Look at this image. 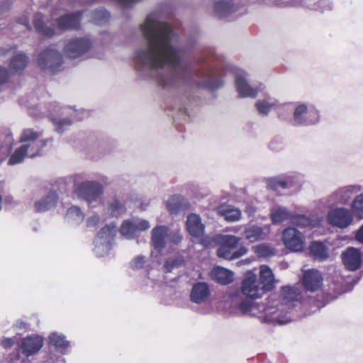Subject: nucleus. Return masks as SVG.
Listing matches in <instances>:
<instances>
[{"mask_svg": "<svg viewBox=\"0 0 363 363\" xmlns=\"http://www.w3.org/2000/svg\"><path fill=\"white\" fill-rule=\"evenodd\" d=\"M100 218L98 215H94L89 218L86 220V225L88 227L96 226L99 222Z\"/></svg>", "mask_w": 363, "mask_h": 363, "instance_id": "3c124183", "label": "nucleus"}, {"mask_svg": "<svg viewBox=\"0 0 363 363\" xmlns=\"http://www.w3.org/2000/svg\"><path fill=\"white\" fill-rule=\"evenodd\" d=\"M214 11L220 16H227L233 11V5L229 0H219L214 3Z\"/></svg>", "mask_w": 363, "mask_h": 363, "instance_id": "c9c22d12", "label": "nucleus"}, {"mask_svg": "<svg viewBox=\"0 0 363 363\" xmlns=\"http://www.w3.org/2000/svg\"><path fill=\"white\" fill-rule=\"evenodd\" d=\"M92 46V42L85 38H76L69 40L64 48L65 53L70 58L75 59L87 52Z\"/></svg>", "mask_w": 363, "mask_h": 363, "instance_id": "423d86ee", "label": "nucleus"}, {"mask_svg": "<svg viewBox=\"0 0 363 363\" xmlns=\"http://www.w3.org/2000/svg\"><path fill=\"white\" fill-rule=\"evenodd\" d=\"M189 206V202L180 195L172 196L167 203V208L171 214H177L186 210Z\"/></svg>", "mask_w": 363, "mask_h": 363, "instance_id": "b1692460", "label": "nucleus"}, {"mask_svg": "<svg viewBox=\"0 0 363 363\" xmlns=\"http://www.w3.org/2000/svg\"><path fill=\"white\" fill-rule=\"evenodd\" d=\"M33 26L39 34L47 38H51L55 33L54 28L45 24L43 16L41 13H37L35 15L33 18Z\"/></svg>", "mask_w": 363, "mask_h": 363, "instance_id": "c756f323", "label": "nucleus"}, {"mask_svg": "<svg viewBox=\"0 0 363 363\" xmlns=\"http://www.w3.org/2000/svg\"><path fill=\"white\" fill-rule=\"evenodd\" d=\"M282 240L284 245L291 251H302L304 238L295 228H287L283 231Z\"/></svg>", "mask_w": 363, "mask_h": 363, "instance_id": "0eeeda50", "label": "nucleus"}, {"mask_svg": "<svg viewBox=\"0 0 363 363\" xmlns=\"http://www.w3.org/2000/svg\"><path fill=\"white\" fill-rule=\"evenodd\" d=\"M281 303L286 306L294 305L302 299L301 290L295 286H284L281 289Z\"/></svg>", "mask_w": 363, "mask_h": 363, "instance_id": "a211bd4d", "label": "nucleus"}, {"mask_svg": "<svg viewBox=\"0 0 363 363\" xmlns=\"http://www.w3.org/2000/svg\"><path fill=\"white\" fill-rule=\"evenodd\" d=\"M9 79V71L6 68L0 66V86L6 83Z\"/></svg>", "mask_w": 363, "mask_h": 363, "instance_id": "09e8293b", "label": "nucleus"}, {"mask_svg": "<svg viewBox=\"0 0 363 363\" xmlns=\"http://www.w3.org/2000/svg\"><path fill=\"white\" fill-rule=\"evenodd\" d=\"M168 228L165 225H157L152 230L151 242L154 250L160 254L165 247V239L167 236Z\"/></svg>", "mask_w": 363, "mask_h": 363, "instance_id": "dca6fc26", "label": "nucleus"}, {"mask_svg": "<svg viewBox=\"0 0 363 363\" xmlns=\"http://www.w3.org/2000/svg\"><path fill=\"white\" fill-rule=\"evenodd\" d=\"M6 26L5 19H0V26Z\"/></svg>", "mask_w": 363, "mask_h": 363, "instance_id": "680f3d73", "label": "nucleus"}, {"mask_svg": "<svg viewBox=\"0 0 363 363\" xmlns=\"http://www.w3.org/2000/svg\"><path fill=\"white\" fill-rule=\"evenodd\" d=\"M240 238L232 235H220L218 240L217 256L228 260L238 259L245 255L247 248L245 246L238 245Z\"/></svg>", "mask_w": 363, "mask_h": 363, "instance_id": "f03ea898", "label": "nucleus"}, {"mask_svg": "<svg viewBox=\"0 0 363 363\" xmlns=\"http://www.w3.org/2000/svg\"><path fill=\"white\" fill-rule=\"evenodd\" d=\"M147 49L135 52V62L152 69L169 65L177 67L181 62L179 51L171 44L172 28L167 23L147 17L142 26Z\"/></svg>", "mask_w": 363, "mask_h": 363, "instance_id": "f257e3e1", "label": "nucleus"}, {"mask_svg": "<svg viewBox=\"0 0 363 363\" xmlns=\"http://www.w3.org/2000/svg\"><path fill=\"white\" fill-rule=\"evenodd\" d=\"M103 192L104 189L102 185L93 181L82 182L76 189V193L78 196L89 203L96 201L101 197Z\"/></svg>", "mask_w": 363, "mask_h": 363, "instance_id": "20e7f679", "label": "nucleus"}, {"mask_svg": "<svg viewBox=\"0 0 363 363\" xmlns=\"http://www.w3.org/2000/svg\"><path fill=\"white\" fill-rule=\"evenodd\" d=\"M328 220L330 224L340 228L348 227L353 220L352 212L345 208H336L329 212Z\"/></svg>", "mask_w": 363, "mask_h": 363, "instance_id": "6e6552de", "label": "nucleus"}, {"mask_svg": "<svg viewBox=\"0 0 363 363\" xmlns=\"http://www.w3.org/2000/svg\"><path fill=\"white\" fill-rule=\"evenodd\" d=\"M255 253L259 257L269 258L274 255V250L266 244H260L255 247Z\"/></svg>", "mask_w": 363, "mask_h": 363, "instance_id": "a19ab883", "label": "nucleus"}, {"mask_svg": "<svg viewBox=\"0 0 363 363\" xmlns=\"http://www.w3.org/2000/svg\"><path fill=\"white\" fill-rule=\"evenodd\" d=\"M255 209L253 207H249L246 210V212H247L249 214L253 213H255Z\"/></svg>", "mask_w": 363, "mask_h": 363, "instance_id": "bf43d9fd", "label": "nucleus"}, {"mask_svg": "<svg viewBox=\"0 0 363 363\" xmlns=\"http://www.w3.org/2000/svg\"><path fill=\"white\" fill-rule=\"evenodd\" d=\"M342 262L345 267L350 271L358 269L362 264V255L359 250L348 247L342 253Z\"/></svg>", "mask_w": 363, "mask_h": 363, "instance_id": "ddd939ff", "label": "nucleus"}, {"mask_svg": "<svg viewBox=\"0 0 363 363\" xmlns=\"http://www.w3.org/2000/svg\"><path fill=\"white\" fill-rule=\"evenodd\" d=\"M8 150H9V151H11V146H9V148H8Z\"/></svg>", "mask_w": 363, "mask_h": 363, "instance_id": "69168bd1", "label": "nucleus"}, {"mask_svg": "<svg viewBox=\"0 0 363 363\" xmlns=\"http://www.w3.org/2000/svg\"><path fill=\"white\" fill-rule=\"evenodd\" d=\"M58 201V195L55 191H50L40 201L35 203L34 207L36 212H45L55 206Z\"/></svg>", "mask_w": 363, "mask_h": 363, "instance_id": "aec40b11", "label": "nucleus"}, {"mask_svg": "<svg viewBox=\"0 0 363 363\" xmlns=\"http://www.w3.org/2000/svg\"><path fill=\"white\" fill-rule=\"evenodd\" d=\"M322 277L318 271L309 269L306 271L303 276V285L306 290L315 291L318 290L322 285Z\"/></svg>", "mask_w": 363, "mask_h": 363, "instance_id": "f3484780", "label": "nucleus"}, {"mask_svg": "<svg viewBox=\"0 0 363 363\" xmlns=\"http://www.w3.org/2000/svg\"><path fill=\"white\" fill-rule=\"evenodd\" d=\"M235 86L237 91L241 97L255 98L257 95V89L248 84L245 77L242 75H237L235 77Z\"/></svg>", "mask_w": 363, "mask_h": 363, "instance_id": "5701e85b", "label": "nucleus"}, {"mask_svg": "<svg viewBox=\"0 0 363 363\" xmlns=\"http://www.w3.org/2000/svg\"><path fill=\"white\" fill-rule=\"evenodd\" d=\"M221 72H222L217 70L216 68H210L207 72H204L202 69L198 70L196 76L201 78H208L202 82L201 86L210 90H216L223 85V80L219 77Z\"/></svg>", "mask_w": 363, "mask_h": 363, "instance_id": "9b49d317", "label": "nucleus"}, {"mask_svg": "<svg viewBox=\"0 0 363 363\" xmlns=\"http://www.w3.org/2000/svg\"><path fill=\"white\" fill-rule=\"evenodd\" d=\"M145 263V257L137 256L132 262V267L135 269H141Z\"/></svg>", "mask_w": 363, "mask_h": 363, "instance_id": "de8ad7c7", "label": "nucleus"}, {"mask_svg": "<svg viewBox=\"0 0 363 363\" xmlns=\"http://www.w3.org/2000/svg\"><path fill=\"white\" fill-rule=\"evenodd\" d=\"M28 147L23 145L16 149L14 152L10 156L8 164L13 165L23 162L24 158L28 156Z\"/></svg>", "mask_w": 363, "mask_h": 363, "instance_id": "e433bc0d", "label": "nucleus"}, {"mask_svg": "<svg viewBox=\"0 0 363 363\" xmlns=\"http://www.w3.org/2000/svg\"><path fill=\"white\" fill-rule=\"evenodd\" d=\"M255 106L259 113L267 115L270 111L273 104L265 100H258Z\"/></svg>", "mask_w": 363, "mask_h": 363, "instance_id": "a18cd8bd", "label": "nucleus"}, {"mask_svg": "<svg viewBox=\"0 0 363 363\" xmlns=\"http://www.w3.org/2000/svg\"><path fill=\"white\" fill-rule=\"evenodd\" d=\"M43 135L42 131H35L32 128L24 129L20 137V142L30 143L37 141Z\"/></svg>", "mask_w": 363, "mask_h": 363, "instance_id": "4c0bfd02", "label": "nucleus"}, {"mask_svg": "<svg viewBox=\"0 0 363 363\" xmlns=\"http://www.w3.org/2000/svg\"><path fill=\"white\" fill-rule=\"evenodd\" d=\"M250 259H242V260L240 261L238 263L246 264H250Z\"/></svg>", "mask_w": 363, "mask_h": 363, "instance_id": "052dcab7", "label": "nucleus"}, {"mask_svg": "<svg viewBox=\"0 0 363 363\" xmlns=\"http://www.w3.org/2000/svg\"><path fill=\"white\" fill-rule=\"evenodd\" d=\"M141 0H116L117 3L123 7H128L135 3L139 2Z\"/></svg>", "mask_w": 363, "mask_h": 363, "instance_id": "5fc2aeb1", "label": "nucleus"}, {"mask_svg": "<svg viewBox=\"0 0 363 363\" xmlns=\"http://www.w3.org/2000/svg\"><path fill=\"white\" fill-rule=\"evenodd\" d=\"M50 345L55 347L57 350L65 349L69 346V342L65 337L55 333L52 334L49 337Z\"/></svg>", "mask_w": 363, "mask_h": 363, "instance_id": "ea45409f", "label": "nucleus"}, {"mask_svg": "<svg viewBox=\"0 0 363 363\" xmlns=\"http://www.w3.org/2000/svg\"><path fill=\"white\" fill-rule=\"evenodd\" d=\"M18 23L22 25H24L28 30H32V28H31L30 25L29 24V21H28V18H25L22 21H19Z\"/></svg>", "mask_w": 363, "mask_h": 363, "instance_id": "13d9d810", "label": "nucleus"}, {"mask_svg": "<svg viewBox=\"0 0 363 363\" xmlns=\"http://www.w3.org/2000/svg\"><path fill=\"white\" fill-rule=\"evenodd\" d=\"M310 114H313L315 116V118L312 123H315L318 121V113L317 111H311ZM308 113V108L306 104L298 105L294 110V119L296 124L298 125H308L311 122H308L306 119V115Z\"/></svg>", "mask_w": 363, "mask_h": 363, "instance_id": "a878e982", "label": "nucleus"}, {"mask_svg": "<svg viewBox=\"0 0 363 363\" xmlns=\"http://www.w3.org/2000/svg\"><path fill=\"white\" fill-rule=\"evenodd\" d=\"M186 229L189 233L195 238H199L203 235L204 232V225L201 223L199 215L191 213L188 216L186 222Z\"/></svg>", "mask_w": 363, "mask_h": 363, "instance_id": "6ab92c4d", "label": "nucleus"}, {"mask_svg": "<svg viewBox=\"0 0 363 363\" xmlns=\"http://www.w3.org/2000/svg\"><path fill=\"white\" fill-rule=\"evenodd\" d=\"M15 328L19 330H26L28 327V324L23 320H18L15 325Z\"/></svg>", "mask_w": 363, "mask_h": 363, "instance_id": "603ef678", "label": "nucleus"}, {"mask_svg": "<svg viewBox=\"0 0 363 363\" xmlns=\"http://www.w3.org/2000/svg\"><path fill=\"white\" fill-rule=\"evenodd\" d=\"M263 294L271 291L274 288L275 279L272 270L267 265H261L259 279Z\"/></svg>", "mask_w": 363, "mask_h": 363, "instance_id": "2eb2a0df", "label": "nucleus"}, {"mask_svg": "<svg viewBox=\"0 0 363 363\" xmlns=\"http://www.w3.org/2000/svg\"><path fill=\"white\" fill-rule=\"evenodd\" d=\"M67 216L77 221H83L84 219V214L82 211L81 208L78 206H71L67 211Z\"/></svg>", "mask_w": 363, "mask_h": 363, "instance_id": "c03bdc74", "label": "nucleus"}, {"mask_svg": "<svg viewBox=\"0 0 363 363\" xmlns=\"http://www.w3.org/2000/svg\"><path fill=\"white\" fill-rule=\"evenodd\" d=\"M108 211L111 216L118 218L126 211L125 202L118 198H113L109 203Z\"/></svg>", "mask_w": 363, "mask_h": 363, "instance_id": "72a5a7b5", "label": "nucleus"}, {"mask_svg": "<svg viewBox=\"0 0 363 363\" xmlns=\"http://www.w3.org/2000/svg\"><path fill=\"white\" fill-rule=\"evenodd\" d=\"M173 82L172 77H162L159 81V84L163 88L166 89L172 86Z\"/></svg>", "mask_w": 363, "mask_h": 363, "instance_id": "8fccbe9b", "label": "nucleus"}, {"mask_svg": "<svg viewBox=\"0 0 363 363\" xmlns=\"http://www.w3.org/2000/svg\"><path fill=\"white\" fill-rule=\"evenodd\" d=\"M292 214L286 208L279 207L271 212V220L274 224L290 220Z\"/></svg>", "mask_w": 363, "mask_h": 363, "instance_id": "473e14b6", "label": "nucleus"}, {"mask_svg": "<svg viewBox=\"0 0 363 363\" xmlns=\"http://www.w3.org/2000/svg\"><path fill=\"white\" fill-rule=\"evenodd\" d=\"M83 13L77 11L61 16L56 19L57 26L60 30H79Z\"/></svg>", "mask_w": 363, "mask_h": 363, "instance_id": "f8f14e48", "label": "nucleus"}, {"mask_svg": "<svg viewBox=\"0 0 363 363\" xmlns=\"http://www.w3.org/2000/svg\"><path fill=\"white\" fill-rule=\"evenodd\" d=\"M116 225L111 223L104 226L97 233V237L101 240H110L113 238L116 235Z\"/></svg>", "mask_w": 363, "mask_h": 363, "instance_id": "58836bf2", "label": "nucleus"}, {"mask_svg": "<svg viewBox=\"0 0 363 363\" xmlns=\"http://www.w3.org/2000/svg\"><path fill=\"white\" fill-rule=\"evenodd\" d=\"M243 235L245 238L251 243L262 240L266 237L263 228L257 225H252L245 228Z\"/></svg>", "mask_w": 363, "mask_h": 363, "instance_id": "bb28decb", "label": "nucleus"}, {"mask_svg": "<svg viewBox=\"0 0 363 363\" xmlns=\"http://www.w3.org/2000/svg\"><path fill=\"white\" fill-rule=\"evenodd\" d=\"M2 4H7L8 6H9V3L8 1L3 2Z\"/></svg>", "mask_w": 363, "mask_h": 363, "instance_id": "e2e57ef3", "label": "nucleus"}, {"mask_svg": "<svg viewBox=\"0 0 363 363\" xmlns=\"http://www.w3.org/2000/svg\"><path fill=\"white\" fill-rule=\"evenodd\" d=\"M150 228L149 222L143 219L125 220L120 228L121 234L127 238H133L138 233L145 231Z\"/></svg>", "mask_w": 363, "mask_h": 363, "instance_id": "1a4fd4ad", "label": "nucleus"}, {"mask_svg": "<svg viewBox=\"0 0 363 363\" xmlns=\"http://www.w3.org/2000/svg\"><path fill=\"white\" fill-rule=\"evenodd\" d=\"M360 190L358 186L350 185L339 189L335 193L337 199L341 203H346L352 196Z\"/></svg>", "mask_w": 363, "mask_h": 363, "instance_id": "2f4dec72", "label": "nucleus"}, {"mask_svg": "<svg viewBox=\"0 0 363 363\" xmlns=\"http://www.w3.org/2000/svg\"><path fill=\"white\" fill-rule=\"evenodd\" d=\"M38 64L43 70L55 73L61 69L63 64L62 55L56 50L47 48L42 51L38 57Z\"/></svg>", "mask_w": 363, "mask_h": 363, "instance_id": "7ed1b4c3", "label": "nucleus"}, {"mask_svg": "<svg viewBox=\"0 0 363 363\" xmlns=\"http://www.w3.org/2000/svg\"><path fill=\"white\" fill-rule=\"evenodd\" d=\"M28 62V57L23 52H19L11 59L10 70L14 73L21 72L27 67Z\"/></svg>", "mask_w": 363, "mask_h": 363, "instance_id": "cd10ccee", "label": "nucleus"}, {"mask_svg": "<svg viewBox=\"0 0 363 363\" xmlns=\"http://www.w3.org/2000/svg\"><path fill=\"white\" fill-rule=\"evenodd\" d=\"M14 344V340L10 337H5L1 340V345L3 347L7 349L11 347Z\"/></svg>", "mask_w": 363, "mask_h": 363, "instance_id": "864d4df0", "label": "nucleus"}, {"mask_svg": "<svg viewBox=\"0 0 363 363\" xmlns=\"http://www.w3.org/2000/svg\"><path fill=\"white\" fill-rule=\"evenodd\" d=\"M260 287L257 275L251 271L247 272L241 284L242 293L251 299H257L264 295Z\"/></svg>", "mask_w": 363, "mask_h": 363, "instance_id": "39448f33", "label": "nucleus"}, {"mask_svg": "<svg viewBox=\"0 0 363 363\" xmlns=\"http://www.w3.org/2000/svg\"><path fill=\"white\" fill-rule=\"evenodd\" d=\"M110 13L104 9H97L93 13V21L96 24H103L108 21Z\"/></svg>", "mask_w": 363, "mask_h": 363, "instance_id": "79ce46f5", "label": "nucleus"}, {"mask_svg": "<svg viewBox=\"0 0 363 363\" xmlns=\"http://www.w3.org/2000/svg\"><path fill=\"white\" fill-rule=\"evenodd\" d=\"M355 238L359 242L363 243V225L358 230Z\"/></svg>", "mask_w": 363, "mask_h": 363, "instance_id": "6e6d98bb", "label": "nucleus"}, {"mask_svg": "<svg viewBox=\"0 0 363 363\" xmlns=\"http://www.w3.org/2000/svg\"><path fill=\"white\" fill-rule=\"evenodd\" d=\"M252 301L248 299L242 300L238 305V308L243 313H247L251 311Z\"/></svg>", "mask_w": 363, "mask_h": 363, "instance_id": "49530a36", "label": "nucleus"}, {"mask_svg": "<svg viewBox=\"0 0 363 363\" xmlns=\"http://www.w3.org/2000/svg\"><path fill=\"white\" fill-rule=\"evenodd\" d=\"M311 256L313 259L325 261L329 257L328 248L321 242L314 241L308 247Z\"/></svg>", "mask_w": 363, "mask_h": 363, "instance_id": "393cba45", "label": "nucleus"}, {"mask_svg": "<svg viewBox=\"0 0 363 363\" xmlns=\"http://www.w3.org/2000/svg\"><path fill=\"white\" fill-rule=\"evenodd\" d=\"M352 208L357 217L363 218V194L355 197L352 202Z\"/></svg>", "mask_w": 363, "mask_h": 363, "instance_id": "37998d69", "label": "nucleus"}, {"mask_svg": "<svg viewBox=\"0 0 363 363\" xmlns=\"http://www.w3.org/2000/svg\"><path fill=\"white\" fill-rule=\"evenodd\" d=\"M291 224L299 228H313L315 221L311 217L302 214H294L291 218Z\"/></svg>", "mask_w": 363, "mask_h": 363, "instance_id": "f704fd0d", "label": "nucleus"}, {"mask_svg": "<svg viewBox=\"0 0 363 363\" xmlns=\"http://www.w3.org/2000/svg\"><path fill=\"white\" fill-rule=\"evenodd\" d=\"M43 338L38 335H28L22 339L20 350L22 354L29 357L37 354L43 346Z\"/></svg>", "mask_w": 363, "mask_h": 363, "instance_id": "9d476101", "label": "nucleus"}, {"mask_svg": "<svg viewBox=\"0 0 363 363\" xmlns=\"http://www.w3.org/2000/svg\"><path fill=\"white\" fill-rule=\"evenodd\" d=\"M211 277L213 280L222 285H228L233 281V273L222 267H213Z\"/></svg>", "mask_w": 363, "mask_h": 363, "instance_id": "412c9836", "label": "nucleus"}, {"mask_svg": "<svg viewBox=\"0 0 363 363\" xmlns=\"http://www.w3.org/2000/svg\"><path fill=\"white\" fill-rule=\"evenodd\" d=\"M72 124V121L69 119H63L58 122L59 128H62L64 125H70Z\"/></svg>", "mask_w": 363, "mask_h": 363, "instance_id": "4d7b16f0", "label": "nucleus"}, {"mask_svg": "<svg viewBox=\"0 0 363 363\" xmlns=\"http://www.w3.org/2000/svg\"><path fill=\"white\" fill-rule=\"evenodd\" d=\"M52 138H47L35 142H30L28 144L23 145V146L28 147L27 154L28 157L33 158L36 156L41 155L43 149L49 143H52Z\"/></svg>", "mask_w": 363, "mask_h": 363, "instance_id": "c85d7f7f", "label": "nucleus"}, {"mask_svg": "<svg viewBox=\"0 0 363 363\" xmlns=\"http://www.w3.org/2000/svg\"><path fill=\"white\" fill-rule=\"evenodd\" d=\"M209 294L210 290L208 284L205 282H198L193 286L190 297L194 303H200L204 301Z\"/></svg>", "mask_w": 363, "mask_h": 363, "instance_id": "4be33fe9", "label": "nucleus"}, {"mask_svg": "<svg viewBox=\"0 0 363 363\" xmlns=\"http://www.w3.org/2000/svg\"><path fill=\"white\" fill-rule=\"evenodd\" d=\"M17 359H20V354H17Z\"/></svg>", "mask_w": 363, "mask_h": 363, "instance_id": "0e129e2a", "label": "nucleus"}, {"mask_svg": "<svg viewBox=\"0 0 363 363\" xmlns=\"http://www.w3.org/2000/svg\"><path fill=\"white\" fill-rule=\"evenodd\" d=\"M219 213L224 218L230 222L239 220L241 218V211L239 208L230 205H223L219 208Z\"/></svg>", "mask_w": 363, "mask_h": 363, "instance_id": "7c9ffc66", "label": "nucleus"}, {"mask_svg": "<svg viewBox=\"0 0 363 363\" xmlns=\"http://www.w3.org/2000/svg\"><path fill=\"white\" fill-rule=\"evenodd\" d=\"M267 187L273 191L298 186L296 178L293 176H287L284 178L281 177H272L267 180Z\"/></svg>", "mask_w": 363, "mask_h": 363, "instance_id": "4468645a", "label": "nucleus"}]
</instances>
